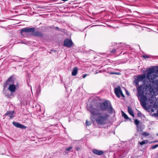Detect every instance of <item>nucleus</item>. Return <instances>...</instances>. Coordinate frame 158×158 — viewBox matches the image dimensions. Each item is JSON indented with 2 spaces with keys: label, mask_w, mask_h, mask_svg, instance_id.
Masks as SVG:
<instances>
[{
  "label": "nucleus",
  "mask_w": 158,
  "mask_h": 158,
  "mask_svg": "<svg viewBox=\"0 0 158 158\" xmlns=\"http://www.w3.org/2000/svg\"><path fill=\"white\" fill-rule=\"evenodd\" d=\"M89 111L93 116H96L94 118L98 125H104L108 123L110 116L106 113L93 111L92 110Z\"/></svg>",
  "instance_id": "1"
},
{
  "label": "nucleus",
  "mask_w": 158,
  "mask_h": 158,
  "mask_svg": "<svg viewBox=\"0 0 158 158\" xmlns=\"http://www.w3.org/2000/svg\"><path fill=\"white\" fill-rule=\"evenodd\" d=\"M156 73L155 72V69L153 68H150L148 69L146 78L149 81L145 82L146 87L151 89L153 84H156V82H158V80H155V78L157 77Z\"/></svg>",
  "instance_id": "2"
},
{
  "label": "nucleus",
  "mask_w": 158,
  "mask_h": 158,
  "mask_svg": "<svg viewBox=\"0 0 158 158\" xmlns=\"http://www.w3.org/2000/svg\"><path fill=\"white\" fill-rule=\"evenodd\" d=\"M108 105V101H106L102 103H96L94 105H90L87 109L89 111L92 110L99 112L100 111H104L107 110Z\"/></svg>",
  "instance_id": "3"
},
{
  "label": "nucleus",
  "mask_w": 158,
  "mask_h": 158,
  "mask_svg": "<svg viewBox=\"0 0 158 158\" xmlns=\"http://www.w3.org/2000/svg\"><path fill=\"white\" fill-rule=\"evenodd\" d=\"M147 89L144 86L141 85L137 88L138 94L140 97V104L143 107H145L146 106V101L147 98L146 96L144 95V91L146 90Z\"/></svg>",
  "instance_id": "4"
},
{
  "label": "nucleus",
  "mask_w": 158,
  "mask_h": 158,
  "mask_svg": "<svg viewBox=\"0 0 158 158\" xmlns=\"http://www.w3.org/2000/svg\"><path fill=\"white\" fill-rule=\"evenodd\" d=\"M146 76L145 74L142 75L138 76L137 79L134 81V83L135 84V85L137 86L139 85V81H143L144 83V80L145 79Z\"/></svg>",
  "instance_id": "5"
},
{
  "label": "nucleus",
  "mask_w": 158,
  "mask_h": 158,
  "mask_svg": "<svg viewBox=\"0 0 158 158\" xmlns=\"http://www.w3.org/2000/svg\"><path fill=\"white\" fill-rule=\"evenodd\" d=\"M35 31V28L34 27L28 28L26 27L21 29L20 32L22 35H23V33L24 32L25 33H33Z\"/></svg>",
  "instance_id": "6"
},
{
  "label": "nucleus",
  "mask_w": 158,
  "mask_h": 158,
  "mask_svg": "<svg viewBox=\"0 0 158 158\" xmlns=\"http://www.w3.org/2000/svg\"><path fill=\"white\" fill-rule=\"evenodd\" d=\"M73 45V42L72 40L69 39H66L64 40V45L67 47L70 48Z\"/></svg>",
  "instance_id": "7"
},
{
  "label": "nucleus",
  "mask_w": 158,
  "mask_h": 158,
  "mask_svg": "<svg viewBox=\"0 0 158 158\" xmlns=\"http://www.w3.org/2000/svg\"><path fill=\"white\" fill-rule=\"evenodd\" d=\"M14 77L13 76H11L6 81L5 85L6 86L7 85H10L11 84H14Z\"/></svg>",
  "instance_id": "8"
},
{
  "label": "nucleus",
  "mask_w": 158,
  "mask_h": 158,
  "mask_svg": "<svg viewBox=\"0 0 158 158\" xmlns=\"http://www.w3.org/2000/svg\"><path fill=\"white\" fill-rule=\"evenodd\" d=\"M6 85L4 86V88L3 91V93L4 94L5 96H6L7 97H10L12 95V93H10L9 91V90H6Z\"/></svg>",
  "instance_id": "9"
},
{
  "label": "nucleus",
  "mask_w": 158,
  "mask_h": 158,
  "mask_svg": "<svg viewBox=\"0 0 158 158\" xmlns=\"http://www.w3.org/2000/svg\"><path fill=\"white\" fill-rule=\"evenodd\" d=\"M8 89L12 94L15 92L16 90V87L14 84H11L9 85Z\"/></svg>",
  "instance_id": "10"
},
{
  "label": "nucleus",
  "mask_w": 158,
  "mask_h": 158,
  "mask_svg": "<svg viewBox=\"0 0 158 158\" xmlns=\"http://www.w3.org/2000/svg\"><path fill=\"white\" fill-rule=\"evenodd\" d=\"M13 125L19 128L22 129H24L27 128L25 126L20 124L19 123L13 122L12 123Z\"/></svg>",
  "instance_id": "11"
},
{
  "label": "nucleus",
  "mask_w": 158,
  "mask_h": 158,
  "mask_svg": "<svg viewBox=\"0 0 158 158\" xmlns=\"http://www.w3.org/2000/svg\"><path fill=\"white\" fill-rule=\"evenodd\" d=\"M13 125L19 128L22 129H24L27 128L25 126L20 124L19 123L13 122L12 123Z\"/></svg>",
  "instance_id": "12"
},
{
  "label": "nucleus",
  "mask_w": 158,
  "mask_h": 158,
  "mask_svg": "<svg viewBox=\"0 0 158 158\" xmlns=\"http://www.w3.org/2000/svg\"><path fill=\"white\" fill-rule=\"evenodd\" d=\"M121 90H122L120 86H118L117 88H116L114 89V93L116 95L118 98L120 97V94Z\"/></svg>",
  "instance_id": "13"
},
{
  "label": "nucleus",
  "mask_w": 158,
  "mask_h": 158,
  "mask_svg": "<svg viewBox=\"0 0 158 158\" xmlns=\"http://www.w3.org/2000/svg\"><path fill=\"white\" fill-rule=\"evenodd\" d=\"M92 152L94 154L98 155H101L103 154V152L102 150L94 149L92 151Z\"/></svg>",
  "instance_id": "14"
},
{
  "label": "nucleus",
  "mask_w": 158,
  "mask_h": 158,
  "mask_svg": "<svg viewBox=\"0 0 158 158\" xmlns=\"http://www.w3.org/2000/svg\"><path fill=\"white\" fill-rule=\"evenodd\" d=\"M14 113V111H11L9 110L7 111L6 113L5 114V116H7L9 117L10 118L12 119L13 117V114Z\"/></svg>",
  "instance_id": "15"
},
{
  "label": "nucleus",
  "mask_w": 158,
  "mask_h": 158,
  "mask_svg": "<svg viewBox=\"0 0 158 158\" xmlns=\"http://www.w3.org/2000/svg\"><path fill=\"white\" fill-rule=\"evenodd\" d=\"M32 34L34 36L39 37H42L43 36V34L41 32L37 31H35V32Z\"/></svg>",
  "instance_id": "16"
},
{
  "label": "nucleus",
  "mask_w": 158,
  "mask_h": 158,
  "mask_svg": "<svg viewBox=\"0 0 158 158\" xmlns=\"http://www.w3.org/2000/svg\"><path fill=\"white\" fill-rule=\"evenodd\" d=\"M128 111L129 113L133 117H134L135 116V115L134 114V113L133 111V110L131 108V107L129 106H128Z\"/></svg>",
  "instance_id": "17"
},
{
  "label": "nucleus",
  "mask_w": 158,
  "mask_h": 158,
  "mask_svg": "<svg viewBox=\"0 0 158 158\" xmlns=\"http://www.w3.org/2000/svg\"><path fill=\"white\" fill-rule=\"evenodd\" d=\"M77 67H75L73 69V70L72 73V75L73 76H76L77 73Z\"/></svg>",
  "instance_id": "18"
},
{
  "label": "nucleus",
  "mask_w": 158,
  "mask_h": 158,
  "mask_svg": "<svg viewBox=\"0 0 158 158\" xmlns=\"http://www.w3.org/2000/svg\"><path fill=\"white\" fill-rule=\"evenodd\" d=\"M110 105L109 106H108V107L107 110L109 113H112L113 112V109L110 103Z\"/></svg>",
  "instance_id": "19"
},
{
  "label": "nucleus",
  "mask_w": 158,
  "mask_h": 158,
  "mask_svg": "<svg viewBox=\"0 0 158 158\" xmlns=\"http://www.w3.org/2000/svg\"><path fill=\"white\" fill-rule=\"evenodd\" d=\"M121 112L122 113V116L126 119H129V118L127 116V115L126 114H125L123 111H121Z\"/></svg>",
  "instance_id": "20"
},
{
  "label": "nucleus",
  "mask_w": 158,
  "mask_h": 158,
  "mask_svg": "<svg viewBox=\"0 0 158 158\" xmlns=\"http://www.w3.org/2000/svg\"><path fill=\"white\" fill-rule=\"evenodd\" d=\"M148 140H143V141L141 142H139V144L141 145H142L143 144H147L148 143Z\"/></svg>",
  "instance_id": "21"
},
{
  "label": "nucleus",
  "mask_w": 158,
  "mask_h": 158,
  "mask_svg": "<svg viewBox=\"0 0 158 158\" xmlns=\"http://www.w3.org/2000/svg\"><path fill=\"white\" fill-rule=\"evenodd\" d=\"M134 123L135 125H136L137 127H138V125L139 124V121L137 119H135L134 121Z\"/></svg>",
  "instance_id": "22"
},
{
  "label": "nucleus",
  "mask_w": 158,
  "mask_h": 158,
  "mask_svg": "<svg viewBox=\"0 0 158 158\" xmlns=\"http://www.w3.org/2000/svg\"><path fill=\"white\" fill-rule=\"evenodd\" d=\"M41 91V89L40 86H39L38 88L36 90V93L38 94H40V92Z\"/></svg>",
  "instance_id": "23"
},
{
  "label": "nucleus",
  "mask_w": 158,
  "mask_h": 158,
  "mask_svg": "<svg viewBox=\"0 0 158 158\" xmlns=\"http://www.w3.org/2000/svg\"><path fill=\"white\" fill-rule=\"evenodd\" d=\"M142 135L145 136H147L149 135L150 134L147 132H143L142 133Z\"/></svg>",
  "instance_id": "24"
},
{
  "label": "nucleus",
  "mask_w": 158,
  "mask_h": 158,
  "mask_svg": "<svg viewBox=\"0 0 158 158\" xmlns=\"http://www.w3.org/2000/svg\"><path fill=\"white\" fill-rule=\"evenodd\" d=\"M85 124L86 126H89L91 125V123L89 122L87 120H86L85 122Z\"/></svg>",
  "instance_id": "25"
},
{
  "label": "nucleus",
  "mask_w": 158,
  "mask_h": 158,
  "mask_svg": "<svg viewBox=\"0 0 158 158\" xmlns=\"http://www.w3.org/2000/svg\"><path fill=\"white\" fill-rule=\"evenodd\" d=\"M137 116L138 117H141L142 115V114L141 113V112L139 111H138V113H137Z\"/></svg>",
  "instance_id": "26"
},
{
  "label": "nucleus",
  "mask_w": 158,
  "mask_h": 158,
  "mask_svg": "<svg viewBox=\"0 0 158 158\" xmlns=\"http://www.w3.org/2000/svg\"><path fill=\"white\" fill-rule=\"evenodd\" d=\"M158 147V144H156L155 145H154L153 146H152V149H154L157 148Z\"/></svg>",
  "instance_id": "27"
},
{
  "label": "nucleus",
  "mask_w": 158,
  "mask_h": 158,
  "mask_svg": "<svg viewBox=\"0 0 158 158\" xmlns=\"http://www.w3.org/2000/svg\"><path fill=\"white\" fill-rule=\"evenodd\" d=\"M73 147H70L68 148H67L66 149V151H69Z\"/></svg>",
  "instance_id": "28"
},
{
  "label": "nucleus",
  "mask_w": 158,
  "mask_h": 158,
  "mask_svg": "<svg viewBox=\"0 0 158 158\" xmlns=\"http://www.w3.org/2000/svg\"><path fill=\"white\" fill-rule=\"evenodd\" d=\"M143 58L146 59V58H149V56L148 55H143Z\"/></svg>",
  "instance_id": "29"
},
{
  "label": "nucleus",
  "mask_w": 158,
  "mask_h": 158,
  "mask_svg": "<svg viewBox=\"0 0 158 158\" xmlns=\"http://www.w3.org/2000/svg\"><path fill=\"white\" fill-rule=\"evenodd\" d=\"M120 94L121 95V96L122 97H123V98H124L125 97V96L124 95L123 93L122 90H121V91L120 92Z\"/></svg>",
  "instance_id": "30"
},
{
  "label": "nucleus",
  "mask_w": 158,
  "mask_h": 158,
  "mask_svg": "<svg viewBox=\"0 0 158 158\" xmlns=\"http://www.w3.org/2000/svg\"><path fill=\"white\" fill-rule=\"evenodd\" d=\"M116 52V50L115 49H113L112 51H110V52L111 53H114Z\"/></svg>",
  "instance_id": "31"
},
{
  "label": "nucleus",
  "mask_w": 158,
  "mask_h": 158,
  "mask_svg": "<svg viewBox=\"0 0 158 158\" xmlns=\"http://www.w3.org/2000/svg\"><path fill=\"white\" fill-rule=\"evenodd\" d=\"M88 76V74H85V75L83 76V78H85V77H86V76Z\"/></svg>",
  "instance_id": "32"
},
{
  "label": "nucleus",
  "mask_w": 158,
  "mask_h": 158,
  "mask_svg": "<svg viewBox=\"0 0 158 158\" xmlns=\"http://www.w3.org/2000/svg\"><path fill=\"white\" fill-rule=\"evenodd\" d=\"M75 149L76 150L78 151L79 150L80 148L78 147H77L75 148Z\"/></svg>",
  "instance_id": "33"
},
{
  "label": "nucleus",
  "mask_w": 158,
  "mask_h": 158,
  "mask_svg": "<svg viewBox=\"0 0 158 158\" xmlns=\"http://www.w3.org/2000/svg\"><path fill=\"white\" fill-rule=\"evenodd\" d=\"M110 74H115V72H110Z\"/></svg>",
  "instance_id": "34"
},
{
  "label": "nucleus",
  "mask_w": 158,
  "mask_h": 158,
  "mask_svg": "<svg viewBox=\"0 0 158 158\" xmlns=\"http://www.w3.org/2000/svg\"><path fill=\"white\" fill-rule=\"evenodd\" d=\"M120 74L119 73H117V72H115V74H117V75H119Z\"/></svg>",
  "instance_id": "35"
},
{
  "label": "nucleus",
  "mask_w": 158,
  "mask_h": 158,
  "mask_svg": "<svg viewBox=\"0 0 158 158\" xmlns=\"http://www.w3.org/2000/svg\"><path fill=\"white\" fill-rule=\"evenodd\" d=\"M156 72L158 73V69L156 70Z\"/></svg>",
  "instance_id": "36"
},
{
  "label": "nucleus",
  "mask_w": 158,
  "mask_h": 158,
  "mask_svg": "<svg viewBox=\"0 0 158 158\" xmlns=\"http://www.w3.org/2000/svg\"><path fill=\"white\" fill-rule=\"evenodd\" d=\"M126 93L127 94H129L128 93V92L127 91Z\"/></svg>",
  "instance_id": "37"
},
{
  "label": "nucleus",
  "mask_w": 158,
  "mask_h": 158,
  "mask_svg": "<svg viewBox=\"0 0 158 158\" xmlns=\"http://www.w3.org/2000/svg\"><path fill=\"white\" fill-rule=\"evenodd\" d=\"M56 29H59V28H58V27H56Z\"/></svg>",
  "instance_id": "38"
},
{
  "label": "nucleus",
  "mask_w": 158,
  "mask_h": 158,
  "mask_svg": "<svg viewBox=\"0 0 158 158\" xmlns=\"http://www.w3.org/2000/svg\"><path fill=\"white\" fill-rule=\"evenodd\" d=\"M156 135H157V136H158V133H157V134H156Z\"/></svg>",
  "instance_id": "39"
}]
</instances>
